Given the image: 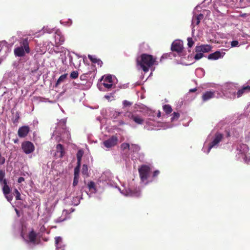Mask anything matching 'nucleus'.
Returning <instances> with one entry per match:
<instances>
[{"instance_id":"1","label":"nucleus","mask_w":250,"mask_h":250,"mask_svg":"<svg viewBox=\"0 0 250 250\" xmlns=\"http://www.w3.org/2000/svg\"><path fill=\"white\" fill-rule=\"evenodd\" d=\"M156 62V58L153 56L145 53L141 55L136 60L137 65H139L145 72H148Z\"/></svg>"},{"instance_id":"2","label":"nucleus","mask_w":250,"mask_h":250,"mask_svg":"<svg viewBox=\"0 0 250 250\" xmlns=\"http://www.w3.org/2000/svg\"><path fill=\"white\" fill-rule=\"evenodd\" d=\"M20 43L21 46L16 47L14 50V53L16 56L22 57L25 56V53H29L30 49L27 39H23Z\"/></svg>"},{"instance_id":"3","label":"nucleus","mask_w":250,"mask_h":250,"mask_svg":"<svg viewBox=\"0 0 250 250\" xmlns=\"http://www.w3.org/2000/svg\"><path fill=\"white\" fill-rule=\"evenodd\" d=\"M138 172L141 180L144 182L147 180L150 176V168L147 165H143L138 168Z\"/></svg>"},{"instance_id":"4","label":"nucleus","mask_w":250,"mask_h":250,"mask_svg":"<svg viewBox=\"0 0 250 250\" xmlns=\"http://www.w3.org/2000/svg\"><path fill=\"white\" fill-rule=\"evenodd\" d=\"M184 50L183 42L180 40H175L171 44V50L176 52L178 55L181 56Z\"/></svg>"},{"instance_id":"5","label":"nucleus","mask_w":250,"mask_h":250,"mask_svg":"<svg viewBox=\"0 0 250 250\" xmlns=\"http://www.w3.org/2000/svg\"><path fill=\"white\" fill-rule=\"evenodd\" d=\"M224 135L223 134L217 132L215 133L214 138L212 141L209 144L208 149V153L210 149L215 147V146H218L219 143L222 140L223 138Z\"/></svg>"},{"instance_id":"6","label":"nucleus","mask_w":250,"mask_h":250,"mask_svg":"<svg viewBox=\"0 0 250 250\" xmlns=\"http://www.w3.org/2000/svg\"><path fill=\"white\" fill-rule=\"evenodd\" d=\"M21 148L25 154H28L34 151L35 146L31 142L25 141L21 144Z\"/></svg>"},{"instance_id":"7","label":"nucleus","mask_w":250,"mask_h":250,"mask_svg":"<svg viewBox=\"0 0 250 250\" xmlns=\"http://www.w3.org/2000/svg\"><path fill=\"white\" fill-rule=\"evenodd\" d=\"M118 141V137L116 136H112L108 139L104 141L103 144L106 148H110L114 146L117 144Z\"/></svg>"},{"instance_id":"8","label":"nucleus","mask_w":250,"mask_h":250,"mask_svg":"<svg viewBox=\"0 0 250 250\" xmlns=\"http://www.w3.org/2000/svg\"><path fill=\"white\" fill-rule=\"evenodd\" d=\"M236 149L238 151V154H242L244 159H247V154L249 151V147L247 145L240 144L237 146Z\"/></svg>"},{"instance_id":"9","label":"nucleus","mask_w":250,"mask_h":250,"mask_svg":"<svg viewBox=\"0 0 250 250\" xmlns=\"http://www.w3.org/2000/svg\"><path fill=\"white\" fill-rule=\"evenodd\" d=\"M30 131V128L28 125H24L20 127L18 131V134L20 138H24Z\"/></svg>"},{"instance_id":"10","label":"nucleus","mask_w":250,"mask_h":250,"mask_svg":"<svg viewBox=\"0 0 250 250\" xmlns=\"http://www.w3.org/2000/svg\"><path fill=\"white\" fill-rule=\"evenodd\" d=\"M128 117L138 125H142L144 122V119L137 114H134L129 112Z\"/></svg>"},{"instance_id":"11","label":"nucleus","mask_w":250,"mask_h":250,"mask_svg":"<svg viewBox=\"0 0 250 250\" xmlns=\"http://www.w3.org/2000/svg\"><path fill=\"white\" fill-rule=\"evenodd\" d=\"M211 50V47L210 45L208 44H204L200 46H197L195 48V51L196 53L201 52L207 53L210 51Z\"/></svg>"},{"instance_id":"12","label":"nucleus","mask_w":250,"mask_h":250,"mask_svg":"<svg viewBox=\"0 0 250 250\" xmlns=\"http://www.w3.org/2000/svg\"><path fill=\"white\" fill-rule=\"evenodd\" d=\"M214 97V92L212 91H207L202 95V100L206 102Z\"/></svg>"},{"instance_id":"13","label":"nucleus","mask_w":250,"mask_h":250,"mask_svg":"<svg viewBox=\"0 0 250 250\" xmlns=\"http://www.w3.org/2000/svg\"><path fill=\"white\" fill-rule=\"evenodd\" d=\"M221 56V54L220 51H217L214 52L213 53H211L209 54L208 57V60H217L219 58H220Z\"/></svg>"},{"instance_id":"14","label":"nucleus","mask_w":250,"mask_h":250,"mask_svg":"<svg viewBox=\"0 0 250 250\" xmlns=\"http://www.w3.org/2000/svg\"><path fill=\"white\" fill-rule=\"evenodd\" d=\"M204 15L202 14H200L197 16H195L193 17L192 19V24H195L196 25H198L201 21L203 19Z\"/></svg>"},{"instance_id":"15","label":"nucleus","mask_w":250,"mask_h":250,"mask_svg":"<svg viewBox=\"0 0 250 250\" xmlns=\"http://www.w3.org/2000/svg\"><path fill=\"white\" fill-rule=\"evenodd\" d=\"M3 184L4 185L2 188V191L4 195L9 194L10 192V188L7 185V180L6 179L3 180Z\"/></svg>"},{"instance_id":"16","label":"nucleus","mask_w":250,"mask_h":250,"mask_svg":"<svg viewBox=\"0 0 250 250\" xmlns=\"http://www.w3.org/2000/svg\"><path fill=\"white\" fill-rule=\"evenodd\" d=\"M28 237L30 242L35 243L37 238V234L34 230H32L30 232Z\"/></svg>"},{"instance_id":"17","label":"nucleus","mask_w":250,"mask_h":250,"mask_svg":"<svg viewBox=\"0 0 250 250\" xmlns=\"http://www.w3.org/2000/svg\"><path fill=\"white\" fill-rule=\"evenodd\" d=\"M88 59L94 63H98V64L101 65L103 63L99 59L96 58L94 56H93L90 55H88Z\"/></svg>"},{"instance_id":"18","label":"nucleus","mask_w":250,"mask_h":250,"mask_svg":"<svg viewBox=\"0 0 250 250\" xmlns=\"http://www.w3.org/2000/svg\"><path fill=\"white\" fill-rule=\"evenodd\" d=\"M67 74H64L61 75L58 79L56 84L55 87H57L61 83L63 82L66 78Z\"/></svg>"},{"instance_id":"19","label":"nucleus","mask_w":250,"mask_h":250,"mask_svg":"<svg viewBox=\"0 0 250 250\" xmlns=\"http://www.w3.org/2000/svg\"><path fill=\"white\" fill-rule=\"evenodd\" d=\"M57 151L60 153V156L62 157L64 154V148L62 145L59 144L56 146Z\"/></svg>"},{"instance_id":"20","label":"nucleus","mask_w":250,"mask_h":250,"mask_svg":"<svg viewBox=\"0 0 250 250\" xmlns=\"http://www.w3.org/2000/svg\"><path fill=\"white\" fill-rule=\"evenodd\" d=\"M130 150L132 152L137 153L140 150V146L136 144H131L130 146Z\"/></svg>"},{"instance_id":"21","label":"nucleus","mask_w":250,"mask_h":250,"mask_svg":"<svg viewBox=\"0 0 250 250\" xmlns=\"http://www.w3.org/2000/svg\"><path fill=\"white\" fill-rule=\"evenodd\" d=\"M247 92H248V91H247V90L246 89V88L245 86H243L241 89H239L237 91V92L236 93L237 97V98H240L244 93H247Z\"/></svg>"},{"instance_id":"22","label":"nucleus","mask_w":250,"mask_h":250,"mask_svg":"<svg viewBox=\"0 0 250 250\" xmlns=\"http://www.w3.org/2000/svg\"><path fill=\"white\" fill-rule=\"evenodd\" d=\"M55 38L56 42H57L58 40L59 42L60 43V44H62L64 41V38L63 36H61L58 32L56 33Z\"/></svg>"},{"instance_id":"23","label":"nucleus","mask_w":250,"mask_h":250,"mask_svg":"<svg viewBox=\"0 0 250 250\" xmlns=\"http://www.w3.org/2000/svg\"><path fill=\"white\" fill-rule=\"evenodd\" d=\"M83 154V151L82 150L80 149L78 150L77 153V163H81Z\"/></svg>"},{"instance_id":"24","label":"nucleus","mask_w":250,"mask_h":250,"mask_svg":"<svg viewBox=\"0 0 250 250\" xmlns=\"http://www.w3.org/2000/svg\"><path fill=\"white\" fill-rule=\"evenodd\" d=\"M163 109L165 113L167 114L170 113L172 111L171 106L169 104L164 105L163 106Z\"/></svg>"},{"instance_id":"25","label":"nucleus","mask_w":250,"mask_h":250,"mask_svg":"<svg viewBox=\"0 0 250 250\" xmlns=\"http://www.w3.org/2000/svg\"><path fill=\"white\" fill-rule=\"evenodd\" d=\"M20 119V113L18 111H17L15 114H14L13 117L12 118V121L14 124L17 123L19 122V120Z\"/></svg>"},{"instance_id":"26","label":"nucleus","mask_w":250,"mask_h":250,"mask_svg":"<svg viewBox=\"0 0 250 250\" xmlns=\"http://www.w3.org/2000/svg\"><path fill=\"white\" fill-rule=\"evenodd\" d=\"M130 146L128 143H124L121 145V148L123 150H130Z\"/></svg>"},{"instance_id":"27","label":"nucleus","mask_w":250,"mask_h":250,"mask_svg":"<svg viewBox=\"0 0 250 250\" xmlns=\"http://www.w3.org/2000/svg\"><path fill=\"white\" fill-rule=\"evenodd\" d=\"M81 167V163H77V166L74 168V176H79L80 168Z\"/></svg>"},{"instance_id":"28","label":"nucleus","mask_w":250,"mask_h":250,"mask_svg":"<svg viewBox=\"0 0 250 250\" xmlns=\"http://www.w3.org/2000/svg\"><path fill=\"white\" fill-rule=\"evenodd\" d=\"M79 76V73L77 71H72L70 75V77L72 79H76Z\"/></svg>"},{"instance_id":"29","label":"nucleus","mask_w":250,"mask_h":250,"mask_svg":"<svg viewBox=\"0 0 250 250\" xmlns=\"http://www.w3.org/2000/svg\"><path fill=\"white\" fill-rule=\"evenodd\" d=\"M82 173L83 175H87L88 173V167L86 165H83Z\"/></svg>"},{"instance_id":"30","label":"nucleus","mask_w":250,"mask_h":250,"mask_svg":"<svg viewBox=\"0 0 250 250\" xmlns=\"http://www.w3.org/2000/svg\"><path fill=\"white\" fill-rule=\"evenodd\" d=\"M5 176V172L2 170H0V183H3V180Z\"/></svg>"},{"instance_id":"31","label":"nucleus","mask_w":250,"mask_h":250,"mask_svg":"<svg viewBox=\"0 0 250 250\" xmlns=\"http://www.w3.org/2000/svg\"><path fill=\"white\" fill-rule=\"evenodd\" d=\"M104 82L109 83H113L112 77L111 75L107 76L104 80Z\"/></svg>"},{"instance_id":"32","label":"nucleus","mask_w":250,"mask_h":250,"mask_svg":"<svg viewBox=\"0 0 250 250\" xmlns=\"http://www.w3.org/2000/svg\"><path fill=\"white\" fill-rule=\"evenodd\" d=\"M179 117H180V114L178 112H174L173 113V116L172 117L171 120V121L177 120L178 119Z\"/></svg>"},{"instance_id":"33","label":"nucleus","mask_w":250,"mask_h":250,"mask_svg":"<svg viewBox=\"0 0 250 250\" xmlns=\"http://www.w3.org/2000/svg\"><path fill=\"white\" fill-rule=\"evenodd\" d=\"M14 192L16 194V200H21V194L20 193V192L17 189L15 188L14 189Z\"/></svg>"},{"instance_id":"34","label":"nucleus","mask_w":250,"mask_h":250,"mask_svg":"<svg viewBox=\"0 0 250 250\" xmlns=\"http://www.w3.org/2000/svg\"><path fill=\"white\" fill-rule=\"evenodd\" d=\"M204 56V55L201 52H198L196 54V55L194 56V59L196 60H198L200 59H201Z\"/></svg>"},{"instance_id":"35","label":"nucleus","mask_w":250,"mask_h":250,"mask_svg":"<svg viewBox=\"0 0 250 250\" xmlns=\"http://www.w3.org/2000/svg\"><path fill=\"white\" fill-rule=\"evenodd\" d=\"M79 176H75L74 177V180L73 182V186L74 187L78 185L79 182Z\"/></svg>"},{"instance_id":"36","label":"nucleus","mask_w":250,"mask_h":250,"mask_svg":"<svg viewBox=\"0 0 250 250\" xmlns=\"http://www.w3.org/2000/svg\"><path fill=\"white\" fill-rule=\"evenodd\" d=\"M188 47H192L194 44V42L193 41L192 39L191 38H188Z\"/></svg>"},{"instance_id":"37","label":"nucleus","mask_w":250,"mask_h":250,"mask_svg":"<svg viewBox=\"0 0 250 250\" xmlns=\"http://www.w3.org/2000/svg\"><path fill=\"white\" fill-rule=\"evenodd\" d=\"M103 85L105 88L110 89L112 87L113 84L104 82Z\"/></svg>"},{"instance_id":"38","label":"nucleus","mask_w":250,"mask_h":250,"mask_svg":"<svg viewBox=\"0 0 250 250\" xmlns=\"http://www.w3.org/2000/svg\"><path fill=\"white\" fill-rule=\"evenodd\" d=\"M131 104L132 103L127 100H125L123 101V105L125 107L130 106L131 105Z\"/></svg>"},{"instance_id":"39","label":"nucleus","mask_w":250,"mask_h":250,"mask_svg":"<svg viewBox=\"0 0 250 250\" xmlns=\"http://www.w3.org/2000/svg\"><path fill=\"white\" fill-rule=\"evenodd\" d=\"M62 238L60 237H56L55 238V244L57 247H58L59 243L62 241Z\"/></svg>"},{"instance_id":"40","label":"nucleus","mask_w":250,"mask_h":250,"mask_svg":"<svg viewBox=\"0 0 250 250\" xmlns=\"http://www.w3.org/2000/svg\"><path fill=\"white\" fill-rule=\"evenodd\" d=\"M4 196H5V198L7 199V200H8V201H9V202H11L13 199L12 195L6 194V195H4Z\"/></svg>"},{"instance_id":"41","label":"nucleus","mask_w":250,"mask_h":250,"mask_svg":"<svg viewBox=\"0 0 250 250\" xmlns=\"http://www.w3.org/2000/svg\"><path fill=\"white\" fill-rule=\"evenodd\" d=\"M239 44V42L238 41H233L231 42V47H235L237 46Z\"/></svg>"},{"instance_id":"42","label":"nucleus","mask_w":250,"mask_h":250,"mask_svg":"<svg viewBox=\"0 0 250 250\" xmlns=\"http://www.w3.org/2000/svg\"><path fill=\"white\" fill-rule=\"evenodd\" d=\"M88 186L89 189L94 188L95 187V184L93 182H90L88 184Z\"/></svg>"},{"instance_id":"43","label":"nucleus","mask_w":250,"mask_h":250,"mask_svg":"<svg viewBox=\"0 0 250 250\" xmlns=\"http://www.w3.org/2000/svg\"><path fill=\"white\" fill-rule=\"evenodd\" d=\"M5 158L2 157L0 153V165H3L5 163Z\"/></svg>"},{"instance_id":"44","label":"nucleus","mask_w":250,"mask_h":250,"mask_svg":"<svg viewBox=\"0 0 250 250\" xmlns=\"http://www.w3.org/2000/svg\"><path fill=\"white\" fill-rule=\"evenodd\" d=\"M159 173H160V172L159 170H155L153 172V176L154 177H156L159 174Z\"/></svg>"},{"instance_id":"45","label":"nucleus","mask_w":250,"mask_h":250,"mask_svg":"<svg viewBox=\"0 0 250 250\" xmlns=\"http://www.w3.org/2000/svg\"><path fill=\"white\" fill-rule=\"evenodd\" d=\"M24 181V178L22 177H20L18 178V182L19 183H21Z\"/></svg>"},{"instance_id":"46","label":"nucleus","mask_w":250,"mask_h":250,"mask_svg":"<svg viewBox=\"0 0 250 250\" xmlns=\"http://www.w3.org/2000/svg\"><path fill=\"white\" fill-rule=\"evenodd\" d=\"M196 91H197V88H193V89H189V92H195Z\"/></svg>"},{"instance_id":"47","label":"nucleus","mask_w":250,"mask_h":250,"mask_svg":"<svg viewBox=\"0 0 250 250\" xmlns=\"http://www.w3.org/2000/svg\"><path fill=\"white\" fill-rule=\"evenodd\" d=\"M246 88V89L248 92H250V86L249 85H247V86H245Z\"/></svg>"},{"instance_id":"48","label":"nucleus","mask_w":250,"mask_h":250,"mask_svg":"<svg viewBox=\"0 0 250 250\" xmlns=\"http://www.w3.org/2000/svg\"><path fill=\"white\" fill-rule=\"evenodd\" d=\"M15 210H16V213L17 214V215L18 216H20L19 210L17 209H15Z\"/></svg>"},{"instance_id":"49","label":"nucleus","mask_w":250,"mask_h":250,"mask_svg":"<svg viewBox=\"0 0 250 250\" xmlns=\"http://www.w3.org/2000/svg\"><path fill=\"white\" fill-rule=\"evenodd\" d=\"M85 77V75H81V76H80V79H81V80H83V77Z\"/></svg>"},{"instance_id":"50","label":"nucleus","mask_w":250,"mask_h":250,"mask_svg":"<svg viewBox=\"0 0 250 250\" xmlns=\"http://www.w3.org/2000/svg\"><path fill=\"white\" fill-rule=\"evenodd\" d=\"M18 139H15V140H14V143H17L18 142Z\"/></svg>"},{"instance_id":"51","label":"nucleus","mask_w":250,"mask_h":250,"mask_svg":"<svg viewBox=\"0 0 250 250\" xmlns=\"http://www.w3.org/2000/svg\"><path fill=\"white\" fill-rule=\"evenodd\" d=\"M157 116L158 117H160L161 116V112L160 111H159Z\"/></svg>"},{"instance_id":"52","label":"nucleus","mask_w":250,"mask_h":250,"mask_svg":"<svg viewBox=\"0 0 250 250\" xmlns=\"http://www.w3.org/2000/svg\"><path fill=\"white\" fill-rule=\"evenodd\" d=\"M227 136H228V137H229L230 136L229 132L228 133Z\"/></svg>"}]
</instances>
